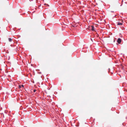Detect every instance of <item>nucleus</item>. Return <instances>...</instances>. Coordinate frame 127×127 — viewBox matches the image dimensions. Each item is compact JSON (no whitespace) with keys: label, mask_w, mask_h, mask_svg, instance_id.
Segmentation results:
<instances>
[{"label":"nucleus","mask_w":127,"mask_h":127,"mask_svg":"<svg viewBox=\"0 0 127 127\" xmlns=\"http://www.w3.org/2000/svg\"><path fill=\"white\" fill-rule=\"evenodd\" d=\"M121 39L120 38H118L117 40V42L118 43H120L121 42Z\"/></svg>","instance_id":"nucleus-1"},{"label":"nucleus","mask_w":127,"mask_h":127,"mask_svg":"<svg viewBox=\"0 0 127 127\" xmlns=\"http://www.w3.org/2000/svg\"><path fill=\"white\" fill-rule=\"evenodd\" d=\"M123 24V23H120L119 22H118V23L117 24V25H122Z\"/></svg>","instance_id":"nucleus-2"},{"label":"nucleus","mask_w":127,"mask_h":127,"mask_svg":"<svg viewBox=\"0 0 127 127\" xmlns=\"http://www.w3.org/2000/svg\"><path fill=\"white\" fill-rule=\"evenodd\" d=\"M91 27H92L91 30L92 31H94V27L93 26H91Z\"/></svg>","instance_id":"nucleus-3"},{"label":"nucleus","mask_w":127,"mask_h":127,"mask_svg":"<svg viewBox=\"0 0 127 127\" xmlns=\"http://www.w3.org/2000/svg\"><path fill=\"white\" fill-rule=\"evenodd\" d=\"M8 40L9 42H11L12 41V39L11 38H8Z\"/></svg>","instance_id":"nucleus-4"},{"label":"nucleus","mask_w":127,"mask_h":127,"mask_svg":"<svg viewBox=\"0 0 127 127\" xmlns=\"http://www.w3.org/2000/svg\"><path fill=\"white\" fill-rule=\"evenodd\" d=\"M21 85H19L18 87H19V88L20 89V88H21Z\"/></svg>","instance_id":"nucleus-5"},{"label":"nucleus","mask_w":127,"mask_h":127,"mask_svg":"<svg viewBox=\"0 0 127 127\" xmlns=\"http://www.w3.org/2000/svg\"><path fill=\"white\" fill-rule=\"evenodd\" d=\"M21 85V87H22L23 88L24 87V85Z\"/></svg>","instance_id":"nucleus-6"},{"label":"nucleus","mask_w":127,"mask_h":127,"mask_svg":"<svg viewBox=\"0 0 127 127\" xmlns=\"http://www.w3.org/2000/svg\"><path fill=\"white\" fill-rule=\"evenodd\" d=\"M36 91V90L35 89H34L33 90V92H35V91Z\"/></svg>","instance_id":"nucleus-7"},{"label":"nucleus","mask_w":127,"mask_h":127,"mask_svg":"<svg viewBox=\"0 0 127 127\" xmlns=\"http://www.w3.org/2000/svg\"><path fill=\"white\" fill-rule=\"evenodd\" d=\"M31 66H32V64H31Z\"/></svg>","instance_id":"nucleus-8"},{"label":"nucleus","mask_w":127,"mask_h":127,"mask_svg":"<svg viewBox=\"0 0 127 127\" xmlns=\"http://www.w3.org/2000/svg\"><path fill=\"white\" fill-rule=\"evenodd\" d=\"M35 11H34L33 12H34Z\"/></svg>","instance_id":"nucleus-9"},{"label":"nucleus","mask_w":127,"mask_h":127,"mask_svg":"<svg viewBox=\"0 0 127 127\" xmlns=\"http://www.w3.org/2000/svg\"><path fill=\"white\" fill-rule=\"evenodd\" d=\"M30 0V1H31L30 0Z\"/></svg>","instance_id":"nucleus-10"}]
</instances>
